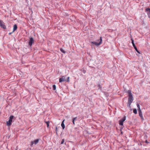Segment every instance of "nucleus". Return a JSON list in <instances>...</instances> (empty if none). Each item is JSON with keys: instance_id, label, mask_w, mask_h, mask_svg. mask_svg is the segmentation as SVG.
<instances>
[{"instance_id": "1", "label": "nucleus", "mask_w": 150, "mask_h": 150, "mask_svg": "<svg viewBox=\"0 0 150 150\" xmlns=\"http://www.w3.org/2000/svg\"><path fill=\"white\" fill-rule=\"evenodd\" d=\"M127 93L128 94L129 98H128V104L129 107L130 106L131 103L132 102L133 100V98L132 95L131 93V91L130 90H128Z\"/></svg>"}, {"instance_id": "2", "label": "nucleus", "mask_w": 150, "mask_h": 150, "mask_svg": "<svg viewBox=\"0 0 150 150\" xmlns=\"http://www.w3.org/2000/svg\"><path fill=\"white\" fill-rule=\"evenodd\" d=\"M13 117L14 116L13 115H11L10 116L8 121L6 122V125L7 126H10L11 125Z\"/></svg>"}, {"instance_id": "3", "label": "nucleus", "mask_w": 150, "mask_h": 150, "mask_svg": "<svg viewBox=\"0 0 150 150\" xmlns=\"http://www.w3.org/2000/svg\"><path fill=\"white\" fill-rule=\"evenodd\" d=\"M100 41L99 43H98L95 42H92L91 43L95 45H96L98 46L100 45L102 42V38L101 37H100Z\"/></svg>"}, {"instance_id": "4", "label": "nucleus", "mask_w": 150, "mask_h": 150, "mask_svg": "<svg viewBox=\"0 0 150 150\" xmlns=\"http://www.w3.org/2000/svg\"><path fill=\"white\" fill-rule=\"evenodd\" d=\"M125 120H126V117L125 116L123 117V118L122 119L119 120V125H123V122Z\"/></svg>"}, {"instance_id": "5", "label": "nucleus", "mask_w": 150, "mask_h": 150, "mask_svg": "<svg viewBox=\"0 0 150 150\" xmlns=\"http://www.w3.org/2000/svg\"><path fill=\"white\" fill-rule=\"evenodd\" d=\"M131 40H132V45H133V47H134V49L138 53H140V52H139V51H138V50H137V47H136V46L135 45V44L134 43V40L132 39H131Z\"/></svg>"}, {"instance_id": "6", "label": "nucleus", "mask_w": 150, "mask_h": 150, "mask_svg": "<svg viewBox=\"0 0 150 150\" xmlns=\"http://www.w3.org/2000/svg\"><path fill=\"white\" fill-rule=\"evenodd\" d=\"M66 80L65 79V77L64 76H62L61 78H60L59 80V82H62L63 81H66Z\"/></svg>"}, {"instance_id": "7", "label": "nucleus", "mask_w": 150, "mask_h": 150, "mask_svg": "<svg viewBox=\"0 0 150 150\" xmlns=\"http://www.w3.org/2000/svg\"><path fill=\"white\" fill-rule=\"evenodd\" d=\"M33 42H34L33 39V38H31L30 39L28 43L29 45L30 46H31Z\"/></svg>"}, {"instance_id": "8", "label": "nucleus", "mask_w": 150, "mask_h": 150, "mask_svg": "<svg viewBox=\"0 0 150 150\" xmlns=\"http://www.w3.org/2000/svg\"><path fill=\"white\" fill-rule=\"evenodd\" d=\"M139 112V115L140 116V117H141V120H144V118H143V115H142V112L141 111H138Z\"/></svg>"}, {"instance_id": "9", "label": "nucleus", "mask_w": 150, "mask_h": 150, "mask_svg": "<svg viewBox=\"0 0 150 150\" xmlns=\"http://www.w3.org/2000/svg\"><path fill=\"white\" fill-rule=\"evenodd\" d=\"M146 11L147 12L148 17L150 18V8H147L146 9Z\"/></svg>"}, {"instance_id": "10", "label": "nucleus", "mask_w": 150, "mask_h": 150, "mask_svg": "<svg viewBox=\"0 0 150 150\" xmlns=\"http://www.w3.org/2000/svg\"><path fill=\"white\" fill-rule=\"evenodd\" d=\"M0 26L1 27V28L4 29H5L6 28V26L4 24V23L3 21H2L1 23L0 24Z\"/></svg>"}, {"instance_id": "11", "label": "nucleus", "mask_w": 150, "mask_h": 150, "mask_svg": "<svg viewBox=\"0 0 150 150\" xmlns=\"http://www.w3.org/2000/svg\"><path fill=\"white\" fill-rule=\"evenodd\" d=\"M38 143V139H36L34 141H32L31 143V146H32L34 144H36Z\"/></svg>"}, {"instance_id": "12", "label": "nucleus", "mask_w": 150, "mask_h": 150, "mask_svg": "<svg viewBox=\"0 0 150 150\" xmlns=\"http://www.w3.org/2000/svg\"><path fill=\"white\" fill-rule=\"evenodd\" d=\"M17 28V25L16 24L14 25L13 26V30L12 32H14Z\"/></svg>"}, {"instance_id": "13", "label": "nucleus", "mask_w": 150, "mask_h": 150, "mask_svg": "<svg viewBox=\"0 0 150 150\" xmlns=\"http://www.w3.org/2000/svg\"><path fill=\"white\" fill-rule=\"evenodd\" d=\"M64 121H65L64 120H63L62 121V123L61 124V126L62 127L63 129H64L65 127V125L64 124Z\"/></svg>"}, {"instance_id": "14", "label": "nucleus", "mask_w": 150, "mask_h": 150, "mask_svg": "<svg viewBox=\"0 0 150 150\" xmlns=\"http://www.w3.org/2000/svg\"><path fill=\"white\" fill-rule=\"evenodd\" d=\"M137 106L138 108V111H140H140H141V109H140V105H139V104H137Z\"/></svg>"}, {"instance_id": "15", "label": "nucleus", "mask_w": 150, "mask_h": 150, "mask_svg": "<svg viewBox=\"0 0 150 150\" xmlns=\"http://www.w3.org/2000/svg\"><path fill=\"white\" fill-rule=\"evenodd\" d=\"M133 112L135 114H137V110L136 109H134L133 110Z\"/></svg>"}, {"instance_id": "16", "label": "nucleus", "mask_w": 150, "mask_h": 150, "mask_svg": "<svg viewBox=\"0 0 150 150\" xmlns=\"http://www.w3.org/2000/svg\"><path fill=\"white\" fill-rule=\"evenodd\" d=\"M45 122V123H46V124L47 125V127L48 128L49 127V121H48Z\"/></svg>"}, {"instance_id": "17", "label": "nucleus", "mask_w": 150, "mask_h": 150, "mask_svg": "<svg viewBox=\"0 0 150 150\" xmlns=\"http://www.w3.org/2000/svg\"><path fill=\"white\" fill-rule=\"evenodd\" d=\"M53 88L54 90H55L56 89V86L55 85H54L53 86Z\"/></svg>"}, {"instance_id": "18", "label": "nucleus", "mask_w": 150, "mask_h": 150, "mask_svg": "<svg viewBox=\"0 0 150 150\" xmlns=\"http://www.w3.org/2000/svg\"><path fill=\"white\" fill-rule=\"evenodd\" d=\"M60 50L62 52L64 53H65V52L64 51V50H63L62 48H61L60 49Z\"/></svg>"}, {"instance_id": "19", "label": "nucleus", "mask_w": 150, "mask_h": 150, "mask_svg": "<svg viewBox=\"0 0 150 150\" xmlns=\"http://www.w3.org/2000/svg\"><path fill=\"white\" fill-rule=\"evenodd\" d=\"M64 139H62V141L61 142V144H63L64 142Z\"/></svg>"}, {"instance_id": "20", "label": "nucleus", "mask_w": 150, "mask_h": 150, "mask_svg": "<svg viewBox=\"0 0 150 150\" xmlns=\"http://www.w3.org/2000/svg\"><path fill=\"white\" fill-rule=\"evenodd\" d=\"M69 77H68L67 78V81L69 82Z\"/></svg>"}, {"instance_id": "21", "label": "nucleus", "mask_w": 150, "mask_h": 150, "mask_svg": "<svg viewBox=\"0 0 150 150\" xmlns=\"http://www.w3.org/2000/svg\"><path fill=\"white\" fill-rule=\"evenodd\" d=\"M74 121H75V120L72 119V122H73L74 125H75Z\"/></svg>"}, {"instance_id": "22", "label": "nucleus", "mask_w": 150, "mask_h": 150, "mask_svg": "<svg viewBox=\"0 0 150 150\" xmlns=\"http://www.w3.org/2000/svg\"><path fill=\"white\" fill-rule=\"evenodd\" d=\"M77 118V117H75L74 118H73V120H75Z\"/></svg>"}, {"instance_id": "23", "label": "nucleus", "mask_w": 150, "mask_h": 150, "mask_svg": "<svg viewBox=\"0 0 150 150\" xmlns=\"http://www.w3.org/2000/svg\"><path fill=\"white\" fill-rule=\"evenodd\" d=\"M2 21H1V20H0V24L1 23V22Z\"/></svg>"}, {"instance_id": "24", "label": "nucleus", "mask_w": 150, "mask_h": 150, "mask_svg": "<svg viewBox=\"0 0 150 150\" xmlns=\"http://www.w3.org/2000/svg\"><path fill=\"white\" fill-rule=\"evenodd\" d=\"M12 33H9V35H11Z\"/></svg>"}, {"instance_id": "25", "label": "nucleus", "mask_w": 150, "mask_h": 150, "mask_svg": "<svg viewBox=\"0 0 150 150\" xmlns=\"http://www.w3.org/2000/svg\"><path fill=\"white\" fill-rule=\"evenodd\" d=\"M57 127H56V130L57 131Z\"/></svg>"}]
</instances>
